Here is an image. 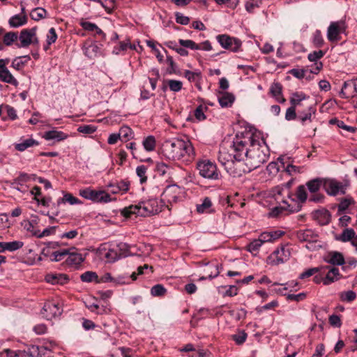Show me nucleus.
Segmentation results:
<instances>
[{
	"mask_svg": "<svg viewBox=\"0 0 357 357\" xmlns=\"http://www.w3.org/2000/svg\"><path fill=\"white\" fill-rule=\"evenodd\" d=\"M57 39V34L54 28L52 27L47 34V45H51L54 43Z\"/></svg>",
	"mask_w": 357,
	"mask_h": 357,
	"instance_id": "62",
	"label": "nucleus"
},
{
	"mask_svg": "<svg viewBox=\"0 0 357 357\" xmlns=\"http://www.w3.org/2000/svg\"><path fill=\"white\" fill-rule=\"evenodd\" d=\"M36 26L31 29H22L19 36L20 45L17 46L19 47H26L29 46L32 43V38L36 35Z\"/></svg>",
	"mask_w": 357,
	"mask_h": 357,
	"instance_id": "15",
	"label": "nucleus"
},
{
	"mask_svg": "<svg viewBox=\"0 0 357 357\" xmlns=\"http://www.w3.org/2000/svg\"><path fill=\"white\" fill-rule=\"evenodd\" d=\"M356 232L352 228H346L344 229L342 234L336 237V240L340 241L341 242H348L351 241L356 238Z\"/></svg>",
	"mask_w": 357,
	"mask_h": 357,
	"instance_id": "31",
	"label": "nucleus"
},
{
	"mask_svg": "<svg viewBox=\"0 0 357 357\" xmlns=\"http://www.w3.org/2000/svg\"><path fill=\"white\" fill-rule=\"evenodd\" d=\"M197 169L199 170V175L204 178L218 180L220 178V173L215 163L209 160L198 161L197 162Z\"/></svg>",
	"mask_w": 357,
	"mask_h": 357,
	"instance_id": "5",
	"label": "nucleus"
},
{
	"mask_svg": "<svg viewBox=\"0 0 357 357\" xmlns=\"http://www.w3.org/2000/svg\"><path fill=\"white\" fill-rule=\"evenodd\" d=\"M234 100V95L229 93H223L222 96L218 98V102L222 107H231Z\"/></svg>",
	"mask_w": 357,
	"mask_h": 357,
	"instance_id": "33",
	"label": "nucleus"
},
{
	"mask_svg": "<svg viewBox=\"0 0 357 357\" xmlns=\"http://www.w3.org/2000/svg\"><path fill=\"white\" fill-rule=\"evenodd\" d=\"M329 124L336 125L338 128L352 133L355 132L357 130V128L347 126L344 123L343 121L339 120L337 118H333L330 119Z\"/></svg>",
	"mask_w": 357,
	"mask_h": 357,
	"instance_id": "37",
	"label": "nucleus"
},
{
	"mask_svg": "<svg viewBox=\"0 0 357 357\" xmlns=\"http://www.w3.org/2000/svg\"><path fill=\"white\" fill-rule=\"evenodd\" d=\"M270 93L275 98L281 96L282 93V86L279 82H274L270 88Z\"/></svg>",
	"mask_w": 357,
	"mask_h": 357,
	"instance_id": "51",
	"label": "nucleus"
},
{
	"mask_svg": "<svg viewBox=\"0 0 357 357\" xmlns=\"http://www.w3.org/2000/svg\"><path fill=\"white\" fill-rule=\"evenodd\" d=\"M147 167L145 165H139L136 169L137 175L140 178V183H144L147 181V176H146Z\"/></svg>",
	"mask_w": 357,
	"mask_h": 357,
	"instance_id": "56",
	"label": "nucleus"
},
{
	"mask_svg": "<svg viewBox=\"0 0 357 357\" xmlns=\"http://www.w3.org/2000/svg\"><path fill=\"white\" fill-rule=\"evenodd\" d=\"M165 206H166V204L162 199H149L140 202L137 205H131L124 208L121 210V213L126 218H130L132 214L146 217L160 213Z\"/></svg>",
	"mask_w": 357,
	"mask_h": 357,
	"instance_id": "3",
	"label": "nucleus"
},
{
	"mask_svg": "<svg viewBox=\"0 0 357 357\" xmlns=\"http://www.w3.org/2000/svg\"><path fill=\"white\" fill-rule=\"evenodd\" d=\"M98 276L96 272L86 271L80 275V279L84 282H95L97 283Z\"/></svg>",
	"mask_w": 357,
	"mask_h": 357,
	"instance_id": "45",
	"label": "nucleus"
},
{
	"mask_svg": "<svg viewBox=\"0 0 357 357\" xmlns=\"http://www.w3.org/2000/svg\"><path fill=\"white\" fill-rule=\"evenodd\" d=\"M162 154L167 159L172 160H183L185 162H192L195 153L189 140L179 138L166 139L162 144Z\"/></svg>",
	"mask_w": 357,
	"mask_h": 357,
	"instance_id": "2",
	"label": "nucleus"
},
{
	"mask_svg": "<svg viewBox=\"0 0 357 357\" xmlns=\"http://www.w3.org/2000/svg\"><path fill=\"white\" fill-rule=\"evenodd\" d=\"M38 144L39 143L38 141L33 139V138H29L23 139L20 142L15 144V149L18 151L22 152L29 147L38 146Z\"/></svg>",
	"mask_w": 357,
	"mask_h": 357,
	"instance_id": "30",
	"label": "nucleus"
},
{
	"mask_svg": "<svg viewBox=\"0 0 357 357\" xmlns=\"http://www.w3.org/2000/svg\"><path fill=\"white\" fill-rule=\"evenodd\" d=\"M45 280L47 282L52 283V284H63L69 280V278L66 274H48L46 275Z\"/></svg>",
	"mask_w": 357,
	"mask_h": 357,
	"instance_id": "27",
	"label": "nucleus"
},
{
	"mask_svg": "<svg viewBox=\"0 0 357 357\" xmlns=\"http://www.w3.org/2000/svg\"><path fill=\"white\" fill-rule=\"evenodd\" d=\"M296 195L297 199L299 200L301 203H304L306 202L307 199V192L305 190V187L303 185H300L298 186Z\"/></svg>",
	"mask_w": 357,
	"mask_h": 357,
	"instance_id": "49",
	"label": "nucleus"
},
{
	"mask_svg": "<svg viewBox=\"0 0 357 357\" xmlns=\"http://www.w3.org/2000/svg\"><path fill=\"white\" fill-rule=\"evenodd\" d=\"M312 217L320 225H327L330 223L331 220L330 211L325 208H321L313 211Z\"/></svg>",
	"mask_w": 357,
	"mask_h": 357,
	"instance_id": "20",
	"label": "nucleus"
},
{
	"mask_svg": "<svg viewBox=\"0 0 357 357\" xmlns=\"http://www.w3.org/2000/svg\"><path fill=\"white\" fill-rule=\"evenodd\" d=\"M325 54L326 52L323 50L314 51L308 54L307 59L310 61L316 62L319 59H321Z\"/></svg>",
	"mask_w": 357,
	"mask_h": 357,
	"instance_id": "60",
	"label": "nucleus"
},
{
	"mask_svg": "<svg viewBox=\"0 0 357 357\" xmlns=\"http://www.w3.org/2000/svg\"><path fill=\"white\" fill-rule=\"evenodd\" d=\"M24 243L20 241H14L10 242H0V252H4L8 250L14 252L22 248Z\"/></svg>",
	"mask_w": 357,
	"mask_h": 357,
	"instance_id": "25",
	"label": "nucleus"
},
{
	"mask_svg": "<svg viewBox=\"0 0 357 357\" xmlns=\"http://www.w3.org/2000/svg\"><path fill=\"white\" fill-rule=\"evenodd\" d=\"M43 137L47 141L55 140L56 142H61L66 139L68 137V135L62 131L52 130L45 132Z\"/></svg>",
	"mask_w": 357,
	"mask_h": 357,
	"instance_id": "24",
	"label": "nucleus"
},
{
	"mask_svg": "<svg viewBox=\"0 0 357 357\" xmlns=\"http://www.w3.org/2000/svg\"><path fill=\"white\" fill-rule=\"evenodd\" d=\"M357 93V78L344 82L340 96L342 98L354 97Z\"/></svg>",
	"mask_w": 357,
	"mask_h": 357,
	"instance_id": "13",
	"label": "nucleus"
},
{
	"mask_svg": "<svg viewBox=\"0 0 357 357\" xmlns=\"http://www.w3.org/2000/svg\"><path fill=\"white\" fill-rule=\"evenodd\" d=\"M324 178H315L308 181L305 185L310 193L319 192L321 187L324 188Z\"/></svg>",
	"mask_w": 357,
	"mask_h": 357,
	"instance_id": "26",
	"label": "nucleus"
},
{
	"mask_svg": "<svg viewBox=\"0 0 357 357\" xmlns=\"http://www.w3.org/2000/svg\"><path fill=\"white\" fill-rule=\"evenodd\" d=\"M340 297L342 301L351 302L356 298V294L354 291L349 290L341 292Z\"/></svg>",
	"mask_w": 357,
	"mask_h": 357,
	"instance_id": "55",
	"label": "nucleus"
},
{
	"mask_svg": "<svg viewBox=\"0 0 357 357\" xmlns=\"http://www.w3.org/2000/svg\"><path fill=\"white\" fill-rule=\"evenodd\" d=\"M312 195L310 196L308 201L310 202H314V203H324L325 199V196L321 194L315 192V193H311Z\"/></svg>",
	"mask_w": 357,
	"mask_h": 357,
	"instance_id": "63",
	"label": "nucleus"
},
{
	"mask_svg": "<svg viewBox=\"0 0 357 357\" xmlns=\"http://www.w3.org/2000/svg\"><path fill=\"white\" fill-rule=\"evenodd\" d=\"M115 246L118 252H119L121 259L127 257L131 255L130 251V246L128 244L121 242L115 245Z\"/></svg>",
	"mask_w": 357,
	"mask_h": 357,
	"instance_id": "42",
	"label": "nucleus"
},
{
	"mask_svg": "<svg viewBox=\"0 0 357 357\" xmlns=\"http://www.w3.org/2000/svg\"><path fill=\"white\" fill-rule=\"evenodd\" d=\"M312 43L315 47H321L324 44V40L320 30H316L312 36Z\"/></svg>",
	"mask_w": 357,
	"mask_h": 357,
	"instance_id": "47",
	"label": "nucleus"
},
{
	"mask_svg": "<svg viewBox=\"0 0 357 357\" xmlns=\"http://www.w3.org/2000/svg\"><path fill=\"white\" fill-rule=\"evenodd\" d=\"M296 237L301 242L314 243L317 241L319 236L314 230L307 229L298 231L296 233Z\"/></svg>",
	"mask_w": 357,
	"mask_h": 357,
	"instance_id": "21",
	"label": "nucleus"
},
{
	"mask_svg": "<svg viewBox=\"0 0 357 357\" xmlns=\"http://www.w3.org/2000/svg\"><path fill=\"white\" fill-rule=\"evenodd\" d=\"M308 98L309 96L303 92H294L291 94V96L289 98V102L291 106L296 108L297 107L304 106L302 101Z\"/></svg>",
	"mask_w": 357,
	"mask_h": 357,
	"instance_id": "28",
	"label": "nucleus"
},
{
	"mask_svg": "<svg viewBox=\"0 0 357 357\" xmlns=\"http://www.w3.org/2000/svg\"><path fill=\"white\" fill-rule=\"evenodd\" d=\"M324 261L335 266H343L345 264V259L343 255L337 251H331L324 257Z\"/></svg>",
	"mask_w": 357,
	"mask_h": 357,
	"instance_id": "22",
	"label": "nucleus"
},
{
	"mask_svg": "<svg viewBox=\"0 0 357 357\" xmlns=\"http://www.w3.org/2000/svg\"><path fill=\"white\" fill-rule=\"evenodd\" d=\"M79 195L86 199L94 202L108 203L112 201L110 195L103 190L97 191L91 188L80 189Z\"/></svg>",
	"mask_w": 357,
	"mask_h": 357,
	"instance_id": "6",
	"label": "nucleus"
},
{
	"mask_svg": "<svg viewBox=\"0 0 357 357\" xmlns=\"http://www.w3.org/2000/svg\"><path fill=\"white\" fill-rule=\"evenodd\" d=\"M144 149L147 151H152L155 149L156 141L153 135H149L144 138L142 142Z\"/></svg>",
	"mask_w": 357,
	"mask_h": 357,
	"instance_id": "44",
	"label": "nucleus"
},
{
	"mask_svg": "<svg viewBox=\"0 0 357 357\" xmlns=\"http://www.w3.org/2000/svg\"><path fill=\"white\" fill-rule=\"evenodd\" d=\"M181 192V188L176 184L169 185L164 190L162 193V199L163 202L165 201L168 203H174L178 201L179 195Z\"/></svg>",
	"mask_w": 357,
	"mask_h": 357,
	"instance_id": "12",
	"label": "nucleus"
},
{
	"mask_svg": "<svg viewBox=\"0 0 357 357\" xmlns=\"http://www.w3.org/2000/svg\"><path fill=\"white\" fill-rule=\"evenodd\" d=\"M165 53L166 54V63L169 65V67L167 68V73L169 75L176 74L178 70V66L176 63L174 62L173 57L167 54V51L165 49H163Z\"/></svg>",
	"mask_w": 357,
	"mask_h": 357,
	"instance_id": "36",
	"label": "nucleus"
},
{
	"mask_svg": "<svg viewBox=\"0 0 357 357\" xmlns=\"http://www.w3.org/2000/svg\"><path fill=\"white\" fill-rule=\"evenodd\" d=\"M261 245L262 243L258 238L257 239H254L248 245L247 250L250 252H257Z\"/></svg>",
	"mask_w": 357,
	"mask_h": 357,
	"instance_id": "61",
	"label": "nucleus"
},
{
	"mask_svg": "<svg viewBox=\"0 0 357 357\" xmlns=\"http://www.w3.org/2000/svg\"><path fill=\"white\" fill-rule=\"evenodd\" d=\"M247 337L248 335L245 331H240L237 334L232 335V340L235 341L236 344L241 345L246 341Z\"/></svg>",
	"mask_w": 357,
	"mask_h": 357,
	"instance_id": "53",
	"label": "nucleus"
},
{
	"mask_svg": "<svg viewBox=\"0 0 357 357\" xmlns=\"http://www.w3.org/2000/svg\"><path fill=\"white\" fill-rule=\"evenodd\" d=\"M27 21H28V18H27L26 15H21L17 14V15H15L12 16L9 19L8 24L10 27L17 28V27H20L21 26L26 24L27 23Z\"/></svg>",
	"mask_w": 357,
	"mask_h": 357,
	"instance_id": "29",
	"label": "nucleus"
},
{
	"mask_svg": "<svg viewBox=\"0 0 357 357\" xmlns=\"http://www.w3.org/2000/svg\"><path fill=\"white\" fill-rule=\"evenodd\" d=\"M289 250L282 246L280 248L276 249L268 256V261L271 265H278L287 261L289 259Z\"/></svg>",
	"mask_w": 357,
	"mask_h": 357,
	"instance_id": "11",
	"label": "nucleus"
},
{
	"mask_svg": "<svg viewBox=\"0 0 357 357\" xmlns=\"http://www.w3.org/2000/svg\"><path fill=\"white\" fill-rule=\"evenodd\" d=\"M212 202L209 197H206L201 204L197 205V211L199 213H210Z\"/></svg>",
	"mask_w": 357,
	"mask_h": 357,
	"instance_id": "40",
	"label": "nucleus"
},
{
	"mask_svg": "<svg viewBox=\"0 0 357 357\" xmlns=\"http://www.w3.org/2000/svg\"><path fill=\"white\" fill-rule=\"evenodd\" d=\"M231 148L233 151L232 153H228L225 148L221 147L219 151L218 160L223 166H225L227 172L233 176V174L231 172L234 170L236 171V169H243L242 166L243 164L241 162L242 159L240 158H238L236 155L238 152L235 150L234 138L233 139Z\"/></svg>",
	"mask_w": 357,
	"mask_h": 357,
	"instance_id": "4",
	"label": "nucleus"
},
{
	"mask_svg": "<svg viewBox=\"0 0 357 357\" xmlns=\"http://www.w3.org/2000/svg\"><path fill=\"white\" fill-rule=\"evenodd\" d=\"M45 351H46V347L43 346L31 345L28 347L26 353L29 357H43L45 355Z\"/></svg>",
	"mask_w": 357,
	"mask_h": 357,
	"instance_id": "32",
	"label": "nucleus"
},
{
	"mask_svg": "<svg viewBox=\"0 0 357 357\" xmlns=\"http://www.w3.org/2000/svg\"><path fill=\"white\" fill-rule=\"evenodd\" d=\"M178 43L182 47L185 48H189L190 50H198V44L192 40L179 39Z\"/></svg>",
	"mask_w": 357,
	"mask_h": 357,
	"instance_id": "59",
	"label": "nucleus"
},
{
	"mask_svg": "<svg viewBox=\"0 0 357 357\" xmlns=\"http://www.w3.org/2000/svg\"><path fill=\"white\" fill-rule=\"evenodd\" d=\"M220 46L233 52L241 51L242 42L240 39L227 34H219L215 37Z\"/></svg>",
	"mask_w": 357,
	"mask_h": 357,
	"instance_id": "7",
	"label": "nucleus"
},
{
	"mask_svg": "<svg viewBox=\"0 0 357 357\" xmlns=\"http://www.w3.org/2000/svg\"><path fill=\"white\" fill-rule=\"evenodd\" d=\"M17 39V33L10 31L6 33L3 36V43L7 45H11L13 42Z\"/></svg>",
	"mask_w": 357,
	"mask_h": 357,
	"instance_id": "54",
	"label": "nucleus"
},
{
	"mask_svg": "<svg viewBox=\"0 0 357 357\" xmlns=\"http://www.w3.org/2000/svg\"><path fill=\"white\" fill-rule=\"evenodd\" d=\"M347 29V25L344 20L332 22L327 30V38L331 42L337 41L340 38L338 36L344 33Z\"/></svg>",
	"mask_w": 357,
	"mask_h": 357,
	"instance_id": "10",
	"label": "nucleus"
},
{
	"mask_svg": "<svg viewBox=\"0 0 357 357\" xmlns=\"http://www.w3.org/2000/svg\"><path fill=\"white\" fill-rule=\"evenodd\" d=\"M327 270V267H314L311 268H308L307 270L305 271L299 275V279L303 280L305 278H309L314 274H316L318 272L321 273H325Z\"/></svg>",
	"mask_w": 357,
	"mask_h": 357,
	"instance_id": "38",
	"label": "nucleus"
},
{
	"mask_svg": "<svg viewBox=\"0 0 357 357\" xmlns=\"http://www.w3.org/2000/svg\"><path fill=\"white\" fill-rule=\"evenodd\" d=\"M8 61V59H0V80L17 86L18 85L17 80L13 76L6 66V63Z\"/></svg>",
	"mask_w": 357,
	"mask_h": 357,
	"instance_id": "14",
	"label": "nucleus"
},
{
	"mask_svg": "<svg viewBox=\"0 0 357 357\" xmlns=\"http://www.w3.org/2000/svg\"><path fill=\"white\" fill-rule=\"evenodd\" d=\"M33 178H36V175H29L26 173H20V174L17 178L13 179V181L11 183V186L13 188L24 192L26 191L24 183L28 182L31 179H33Z\"/></svg>",
	"mask_w": 357,
	"mask_h": 357,
	"instance_id": "16",
	"label": "nucleus"
},
{
	"mask_svg": "<svg viewBox=\"0 0 357 357\" xmlns=\"http://www.w3.org/2000/svg\"><path fill=\"white\" fill-rule=\"evenodd\" d=\"M315 113L316 109L312 105H307L303 110L301 111L298 109L297 119L304 125L307 121L312 122V116L314 115Z\"/></svg>",
	"mask_w": 357,
	"mask_h": 357,
	"instance_id": "23",
	"label": "nucleus"
},
{
	"mask_svg": "<svg viewBox=\"0 0 357 357\" xmlns=\"http://www.w3.org/2000/svg\"><path fill=\"white\" fill-rule=\"evenodd\" d=\"M47 15V10L41 7L35 8L30 13V17L34 21H39L41 19L46 18Z\"/></svg>",
	"mask_w": 357,
	"mask_h": 357,
	"instance_id": "35",
	"label": "nucleus"
},
{
	"mask_svg": "<svg viewBox=\"0 0 357 357\" xmlns=\"http://www.w3.org/2000/svg\"><path fill=\"white\" fill-rule=\"evenodd\" d=\"M167 293V289L162 284H157L151 289V294L155 297H162Z\"/></svg>",
	"mask_w": 357,
	"mask_h": 357,
	"instance_id": "46",
	"label": "nucleus"
},
{
	"mask_svg": "<svg viewBox=\"0 0 357 357\" xmlns=\"http://www.w3.org/2000/svg\"><path fill=\"white\" fill-rule=\"evenodd\" d=\"M69 253H68V258L66 262L68 265L77 267L79 266L85 259V257L80 252H79L75 247L69 248Z\"/></svg>",
	"mask_w": 357,
	"mask_h": 357,
	"instance_id": "17",
	"label": "nucleus"
},
{
	"mask_svg": "<svg viewBox=\"0 0 357 357\" xmlns=\"http://www.w3.org/2000/svg\"><path fill=\"white\" fill-rule=\"evenodd\" d=\"M69 252H70L69 249H63L61 250L54 251L52 254V258H51V261H59L63 259L64 257L67 256Z\"/></svg>",
	"mask_w": 357,
	"mask_h": 357,
	"instance_id": "50",
	"label": "nucleus"
},
{
	"mask_svg": "<svg viewBox=\"0 0 357 357\" xmlns=\"http://www.w3.org/2000/svg\"><path fill=\"white\" fill-rule=\"evenodd\" d=\"M66 202H68L71 205L79 204L82 203V202L79 199L73 196V195H71L70 193H66L63 195V197L58 199L56 202V205L57 206H59L61 204H65Z\"/></svg>",
	"mask_w": 357,
	"mask_h": 357,
	"instance_id": "34",
	"label": "nucleus"
},
{
	"mask_svg": "<svg viewBox=\"0 0 357 357\" xmlns=\"http://www.w3.org/2000/svg\"><path fill=\"white\" fill-rule=\"evenodd\" d=\"M105 257L107 259V261L110 263L121 259L119 252H118L115 245L108 249L107 252L105 254Z\"/></svg>",
	"mask_w": 357,
	"mask_h": 357,
	"instance_id": "41",
	"label": "nucleus"
},
{
	"mask_svg": "<svg viewBox=\"0 0 357 357\" xmlns=\"http://www.w3.org/2000/svg\"><path fill=\"white\" fill-rule=\"evenodd\" d=\"M55 229H56L55 226L49 227L45 229L42 232H40V231L34 232L33 236H36L39 238H43L44 236H50V235L54 234L55 231Z\"/></svg>",
	"mask_w": 357,
	"mask_h": 357,
	"instance_id": "58",
	"label": "nucleus"
},
{
	"mask_svg": "<svg viewBox=\"0 0 357 357\" xmlns=\"http://www.w3.org/2000/svg\"><path fill=\"white\" fill-rule=\"evenodd\" d=\"M321 267H327L324 274V285H329L342 278L338 268L331 266H321Z\"/></svg>",
	"mask_w": 357,
	"mask_h": 357,
	"instance_id": "19",
	"label": "nucleus"
},
{
	"mask_svg": "<svg viewBox=\"0 0 357 357\" xmlns=\"http://www.w3.org/2000/svg\"><path fill=\"white\" fill-rule=\"evenodd\" d=\"M77 131L83 134H92L96 131V127L93 125H81L77 128Z\"/></svg>",
	"mask_w": 357,
	"mask_h": 357,
	"instance_id": "57",
	"label": "nucleus"
},
{
	"mask_svg": "<svg viewBox=\"0 0 357 357\" xmlns=\"http://www.w3.org/2000/svg\"><path fill=\"white\" fill-rule=\"evenodd\" d=\"M324 190L331 196H335L338 193L344 195L346 187L342 183L335 179L324 178Z\"/></svg>",
	"mask_w": 357,
	"mask_h": 357,
	"instance_id": "9",
	"label": "nucleus"
},
{
	"mask_svg": "<svg viewBox=\"0 0 357 357\" xmlns=\"http://www.w3.org/2000/svg\"><path fill=\"white\" fill-rule=\"evenodd\" d=\"M101 45H99L96 43L86 42L83 47L84 54L89 59H94L102 55Z\"/></svg>",
	"mask_w": 357,
	"mask_h": 357,
	"instance_id": "18",
	"label": "nucleus"
},
{
	"mask_svg": "<svg viewBox=\"0 0 357 357\" xmlns=\"http://www.w3.org/2000/svg\"><path fill=\"white\" fill-rule=\"evenodd\" d=\"M119 135V137L121 140H128L130 138L132 137V129L126 126H122L119 129V132H118Z\"/></svg>",
	"mask_w": 357,
	"mask_h": 357,
	"instance_id": "48",
	"label": "nucleus"
},
{
	"mask_svg": "<svg viewBox=\"0 0 357 357\" xmlns=\"http://www.w3.org/2000/svg\"><path fill=\"white\" fill-rule=\"evenodd\" d=\"M63 312L61 305L58 301L52 300L45 303L42 310V315L47 320L59 317Z\"/></svg>",
	"mask_w": 357,
	"mask_h": 357,
	"instance_id": "8",
	"label": "nucleus"
},
{
	"mask_svg": "<svg viewBox=\"0 0 357 357\" xmlns=\"http://www.w3.org/2000/svg\"><path fill=\"white\" fill-rule=\"evenodd\" d=\"M30 59L31 57L29 55L16 57L13 61L11 66L19 70L22 69Z\"/></svg>",
	"mask_w": 357,
	"mask_h": 357,
	"instance_id": "39",
	"label": "nucleus"
},
{
	"mask_svg": "<svg viewBox=\"0 0 357 357\" xmlns=\"http://www.w3.org/2000/svg\"><path fill=\"white\" fill-rule=\"evenodd\" d=\"M234 146L238 153L236 155L243 162V169H236L232 172L233 177H241L246 173L259 167L266 163L270 156L269 148L264 139L259 135L245 130L237 132L234 137Z\"/></svg>",
	"mask_w": 357,
	"mask_h": 357,
	"instance_id": "1",
	"label": "nucleus"
},
{
	"mask_svg": "<svg viewBox=\"0 0 357 357\" xmlns=\"http://www.w3.org/2000/svg\"><path fill=\"white\" fill-rule=\"evenodd\" d=\"M354 199L352 197L342 198L337 206L338 213H342L344 212L349 206L354 204Z\"/></svg>",
	"mask_w": 357,
	"mask_h": 357,
	"instance_id": "43",
	"label": "nucleus"
},
{
	"mask_svg": "<svg viewBox=\"0 0 357 357\" xmlns=\"http://www.w3.org/2000/svg\"><path fill=\"white\" fill-rule=\"evenodd\" d=\"M329 324L336 328H340L342 326V321L340 317L336 314H331L328 317Z\"/></svg>",
	"mask_w": 357,
	"mask_h": 357,
	"instance_id": "64",
	"label": "nucleus"
},
{
	"mask_svg": "<svg viewBox=\"0 0 357 357\" xmlns=\"http://www.w3.org/2000/svg\"><path fill=\"white\" fill-rule=\"evenodd\" d=\"M170 91L173 92H178L182 89L183 83L181 81L176 79H169L167 81Z\"/></svg>",
	"mask_w": 357,
	"mask_h": 357,
	"instance_id": "52",
	"label": "nucleus"
}]
</instances>
